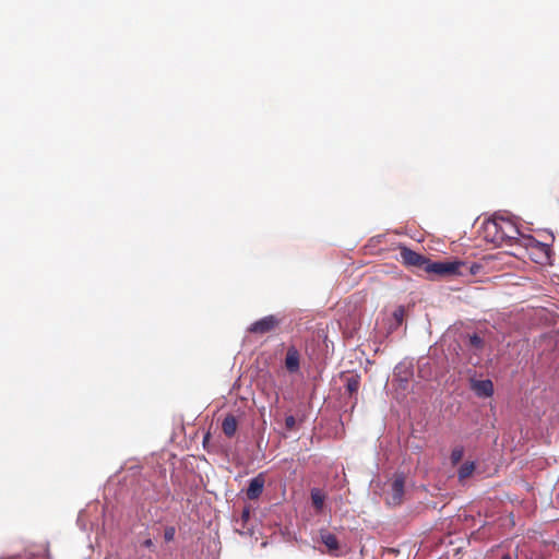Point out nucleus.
Here are the masks:
<instances>
[{
  "instance_id": "nucleus-8",
  "label": "nucleus",
  "mask_w": 559,
  "mask_h": 559,
  "mask_svg": "<svg viewBox=\"0 0 559 559\" xmlns=\"http://www.w3.org/2000/svg\"><path fill=\"white\" fill-rule=\"evenodd\" d=\"M532 248L537 251L536 261L538 263H549L551 258V248L543 242L533 240Z\"/></svg>"
},
{
  "instance_id": "nucleus-11",
  "label": "nucleus",
  "mask_w": 559,
  "mask_h": 559,
  "mask_svg": "<svg viewBox=\"0 0 559 559\" xmlns=\"http://www.w3.org/2000/svg\"><path fill=\"white\" fill-rule=\"evenodd\" d=\"M476 468L474 462L467 461L461 465L457 472V477L460 481H464L468 477H471Z\"/></svg>"
},
{
  "instance_id": "nucleus-3",
  "label": "nucleus",
  "mask_w": 559,
  "mask_h": 559,
  "mask_svg": "<svg viewBox=\"0 0 559 559\" xmlns=\"http://www.w3.org/2000/svg\"><path fill=\"white\" fill-rule=\"evenodd\" d=\"M282 323V319L275 314H270L257 320L248 328V332L257 335H264L275 331Z\"/></svg>"
},
{
  "instance_id": "nucleus-19",
  "label": "nucleus",
  "mask_w": 559,
  "mask_h": 559,
  "mask_svg": "<svg viewBox=\"0 0 559 559\" xmlns=\"http://www.w3.org/2000/svg\"><path fill=\"white\" fill-rule=\"evenodd\" d=\"M249 519H250V508L246 507V508H243V510L241 512V520L243 522H247Z\"/></svg>"
},
{
  "instance_id": "nucleus-20",
  "label": "nucleus",
  "mask_w": 559,
  "mask_h": 559,
  "mask_svg": "<svg viewBox=\"0 0 559 559\" xmlns=\"http://www.w3.org/2000/svg\"><path fill=\"white\" fill-rule=\"evenodd\" d=\"M153 545H154V544H153V540H152L151 538H147V539H145V540L142 543V546H143V547H146V548H151V547H153Z\"/></svg>"
},
{
  "instance_id": "nucleus-18",
  "label": "nucleus",
  "mask_w": 559,
  "mask_h": 559,
  "mask_svg": "<svg viewBox=\"0 0 559 559\" xmlns=\"http://www.w3.org/2000/svg\"><path fill=\"white\" fill-rule=\"evenodd\" d=\"M285 428L289 431L296 428V418L293 415L286 416Z\"/></svg>"
},
{
  "instance_id": "nucleus-16",
  "label": "nucleus",
  "mask_w": 559,
  "mask_h": 559,
  "mask_svg": "<svg viewBox=\"0 0 559 559\" xmlns=\"http://www.w3.org/2000/svg\"><path fill=\"white\" fill-rule=\"evenodd\" d=\"M404 316H405V310L403 307H399L397 309L394 310L393 319H394L396 325H401L403 323Z\"/></svg>"
},
{
  "instance_id": "nucleus-5",
  "label": "nucleus",
  "mask_w": 559,
  "mask_h": 559,
  "mask_svg": "<svg viewBox=\"0 0 559 559\" xmlns=\"http://www.w3.org/2000/svg\"><path fill=\"white\" fill-rule=\"evenodd\" d=\"M320 540L324 544L326 547V551L331 556H340L341 554V545L337 539V537L329 532L328 530H321L320 531Z\"/></svg>"
},
{
  "instance_id": "nucleus-6",
  "label": "nucleus",
  "mask_w": 559,
  "mask_h": 559,
  "mask_svg": "<svg viewBox=\"0 0 559 559\" xmlns=\"http://www.w3.org/2000/svg\"><path fill=\"white\" fill-rule=\"evenodd\" d=\"M264 485L265 476L263 473H260L250 480L249 486L246 490L247 498L250 500L258 499L263 492Z\"/></svg>"
},
{
  "instance_id": "nucleus-10",
  "label": "nucleus",
  "mask_w": 559,
  "mask_h": 559,
  "mask_svg": "<svg viewBox=\"0 0 559 559\" xmlns=\"http://www.w3.org/2000/svg\"><path fill=\"white\" fill-rule=\"evenodd\" d=\"M238 428V421L234 415H227L222 423V430L228 438L235 436Z\"/></svg>"
},
{
  "instance_id": "nucleus-21",
  "label": "nucleus",
  "mask_w": 559,
  "mask_h": 559,
  "mask_svg": "<svg viewBox=\"0 0 559 559\" xmlns=\"http://www.w3.org/2000/svg\"><path fill=\"white\" fill-rule=\"evenodd\" d=\"M501 559H512V557L509 554H507V555L502 556Z\"/></svg>"
},
{
  "instance_id": "nucleus-9",
  "label": "nucleus",
  "mask_w": 559,
  "mask_h": 559,
  "mask_svg": "<svg viewBox=\"0 0 559 559\" xmlns=\"http://www.w3.org/2000/svg\"><path fill=\"white\" fill-rule=\"evenodd\" d=\"M472 389L480 397H490L493 394V384L490 380L474 381Z\"/></svg>"
},
{
  "instance_id": "nucleus-15",
  "label": "nucleus",
  "mask_w": 559,
  "mask_h": 559,
  "mask_svg": "<svg viewBox=\"0 0 559 559\" xmlns=\"http://www.w3.org/2000/svg\"><path fill=\"white\" fill-rule=\"evenodd\" d=\"M468 344L475 349H483L484 347L483 338L476 333L469 336Z\"/></svg>"
},
{
  "instance_id": "nucleus-14",
  "label": "nucleus",
  "mask_w": 559,
  "mask_h": 559,
  "mask_svg": "<svg viewBox=\"0 0 559 559\" xmlns=\"http://www.w3.org/2000/svg\"><path fill=\"white\" fill-rule=\"evenodd\" d=\"M463 455H464V449L463 447L459 445V447H455L452 452H451V455H450V460H451V463L453 465H456L461 462V460L463 459Z\"/></svg>"
},
{
  "instance_id": "nucleus-7",
  "label": "nucleus",
  "mask_w": 559,
  "mask_h": 559,
  "mask_svg": "<svg viewBox=\"0 0 559 559\" xmlns=\"http://www.w3.org/2000/svg\"><path fill=\"white\" fill-rule=\"evenodd\" d=\"M285 368L290 373L297 372L300 368V354L294 346L288 347L286 352Z\"/></svg>"
},
{
  "instance_id": "nucleus-1",
  "label": "nucleus",
  "mask_w": 559,
  "mask_h": 559,
  "mask_svg": "<svg viewBox=\"0 0 559 559\" xmlns=\"http://www.w3.org/2000/svg\"><path fill=\"white\" fill-rule=\"evenodd\" d=\"M400 257L403 264L421 269L427 274L437 275L439 277L476 274L479 269L477 264L468 265L463 261L431 262L425 255L417 253L407 247L400 248Z\"/></svg>"
},
{
  "instance_id": "nucleus-2",
  "label": "nucleus",
  "mask_w": 559,
  "mask_h": 559,
  "mask_svg": "<svg viewBox=\"0 0 559 559\" xmlns=\"http://www.w3.org/2000/svg\"><path fill=\"white\" fill-rule=\"evenodd\" d=\"M484 238L496 246L512 245L520 236V229L509 217L493 216L483 225Z\"/></svg>"
},
{
  "instance_id": "nucleus-22",
  "label": "nucleus",
  "mask_w": 559,
  "mask_h": 559,
  "mask_svg": "<svg viewBox=\"0 0 559 559\" xmlns=\"http://www.w3.org/2000/svg\"><path fill=\"white\" fill-rule=\"evenodd\" d=\"M210 438V435L207 433L205 437H204V442L207 441V439Z\"/></svg>"
},
{
  "instance_id": "nucleus-17",
  "label": "nucleus",
  "mask_w": 559,
  "mask_h": 559,
  "mask_svg": "<svg viewBox=\"0 0 559 559\" xmlns=\"http://www.w3.org/2000/svg\"><path fill=\"white\" fill-rule=\"evenodd\" d=\"M175 535H176V530H175L174 526H168V527L165 528V531H164V538H165L166 542L174 540Z\"/></svg>"
},
{
  "instance_id": "nucleus-4",
  "label": "nucleus",
  "mask_w": 559,
  "mask_h": 559,
  "mask_svg": "<svg viewBox=\"0 0 559 559\" xmlns=\"http://www.w3.org/2000/svg\"><path fill=\"white\" fill-rule=\"evenodd\" d=\"M405 477L402 474H396L391 484V490L386 498L390 506H400L404 497Z\"/></svg>"
},
{
  "instance_id": "nucleus-12",
  "label": "nucleus",
  "mask_w": 559,
  "mask_h": 559,
  "mask_svg": "<svg viewBox=\"0 0 559 559\" xmlns=\"http://www.w3.org/2000/svg\"><path fill=\"white\" fill-rule=\"evenodd\" d=\"M359 386H360V376L352 374L346 378L345 388H346V392L349 395L356 394L359 390Z\"/></svg>"
},
{
  "instance_id": "nucleus-13",
  "label": "nucleus",
  "mask_w": 559,
  "mask_h": 559,
  "mask_svg": "<svg viewBox=\"0 0 559 559\" xmlns=\"http://www.w3.org/2000/svg\"><path fill=\"white\" fill-rule=\"evenodd\" d=\"M311 501L313 507L321 511L324 504V496L321 493L319 489H312L311 490Z\"/></svg>"
}]
</instances>
